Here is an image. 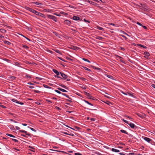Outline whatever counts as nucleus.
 <instances>
[{"instance_id": "ddd939ff", "label": "nucleus", "mask_w": 155, "mask_h": 155, "mask_svg": "<svg viewBox=\"0 0 155 155\" xmlns=\"http://www.w3.org/2000/svg\"><path fill=\"white\" fill-rule=\"evenodd\" d=\"M38 15L40 17H43V18H45V16L44 14H43L41 13L40 12H39V14Z\"/></svg>"}, {"instance_id": "aec40b11", "label": "nucleus", "mask_w": 155, "mask_h": 155, "mask_svg": "<svg viewBox=\"0 0 155 155\" xmlns=\"http://www.w3.org/2000/svg\"><path fill=\"white\" fill-rule=\"evenodd\" d=\"M82 59L83 60H84L85 61L87 62L88 63H90L91 62L90 61H89V60H87V59H85L84 58H83Z\"/></svg>"}, {"instance_id": "4be33fe9", "label": "nucleus", "mask_w": 155, "mask_h": 155, "mask_svg": "<svg viewBox=\"0 0 155 155\" xmlns=\"http://www.w3.org/2000/svg\"><path fill=\"white\" fill-rule=\"evenodd\" d=\"M127 93L130 96L132 97H134L133 94L130 93Z\"/></svg>"}, {"instance_id": "c85d7f7f", "label": "nucleus", "mask_w": 155, "mask_h": 155, "mask_svg": "<svg viewBox=\"0 0 155 155\" xmlns=\"http://www.w3.org/2000/svg\"><path fill=\"white\" fill-rule=\"evenodd\" d=\"M12 140L16 142H18V141L16 139H12Z\"/></svg>"}, {"instance_id": "20e7f679", "label": "nucleus", "mask_w": 155, "mask_h": 155, "mask_svg": "<svg viewBox=\"0 0 155 155\" xmlns=\"http://www.w3.org/2000/svg\"><path fill=\"white\" fill-rule=\"evenodd\" d=\"M72 19L74 20L75 21H78L80 20V18L78 16H74L72 18Z\"/></svg>"}, {"instance_id": "6e6d98bb", "label": "nucleus", "mask_w": 155, "mask_h": 155, "mask_svg": "<svg viewBox=\"0 0 155 155\" xmlns=\"http://www.w3.org/2000/svg\"><path fill=\"white\" fill-rule=\"evenodd\" d=\"M86 0L87 1V2H89V3H91L92 2L91 1H88V0Z\"/></svg>"}, {"instance_id": "5701e85b", "label": "nucleus", "mask_w": 155, "mask_h": 155, "mask_svg": "<svg viewBox=\"0 0 155 155\" xmlns=\"http://www.w3.org/2000/svg\"><path fill=\"white\" fill-rule=\"evenodd\" d=\"M54 14V15H56V16H59V17L61 16V15H60V14H60V13H59V14H57V13H54V14Z\"/></svg>"}, {"instance_id": "58836bf2", "label": "nucleus", "mask_w": 155, "mask_h": 155, "mask_svg": "<svg viewBox=\"0 0 155 155\" xmlns=\"http://www.w3.org/2000/svg\"><path fill=\"white\" fill-rule=\"evenodd\" d=\"M0 106H1V107H2V108H6V107H5V106H4V105H0Z\"/></svg>"}, {"instance_id": "4d7b16f0", "label": "nucleus", "mask_w": 155, "mask_h": 155, "mask_svg": "<svg viewBox=\"0 0 155 155\" xmlns=\"http://www.w3.org/2000/svg\"><path fill=\"white\" fill-rule=\"evenodd\" d=\"M0 38H4V36H3L0 35Z\"/></svg>"}, {"instance_id": "3c124183", "label": "nucleus", "mask_w": 155, "mask_h": 155, "mask_svg": "<svg viewBox=\"0 0 155 155\" xmlns=\"http://www.w3.org/2000/svg\"><path fill=\"white\" fill-rule=\"evenodd\" d=\"M122 93L124 94L125 95H127V94L126 93H124V92H122Z\"/></svg>"}, {"instance_id": "e433bc0d", "label": "nucleus", "mask_w": 155, "mask_h": 155, "mask_svg": "<svg viewBox=\"0 0 155 155\" xmlns=\"http://www.w3.org/2000/svg\"><path fill=\"white\" fill-rule=\"evenodd\" d=\"M15 128H16V129L17 130H19L20 129V128L19 127H18V126H16Z\"/></svg>"}, {"instance_id": "5fc2aeb1", "label": "nucleus", "mask_w": 155, "mask_h": 155, "mask_svg": "<svg viewBox=\"0 0 155 155\" xmlns=\"http://www.w3.org/2000/svg\"><path fill=\"white\" fill-rule=\"evenodd\" d=\"M22 125L23 126H27V124H22Z\"/></svg>"}, {"instance_id": "e2e57ef3", "label": "nucleus", "mask_w": 155, "mask_h": 155, "mask_svg": "<svg viewBox=\"0 0 155 155\" xmlns=\"http://www.w3.org/2000/svg\"><path fill=\"white\" fill-rule=\"evenodd\" d=\"M28 40V41H30V40L29 39L26 37H25Z\"/></svg>"}, {"instance_id": "423d86ee", "label": "nucleus", "mask_w": 155, "mask_h": 155, "mask_svg": "<svg viewBox=\"0 0 155 155\" xmlns=\"http://www.w3.org/2000/svg\"><path fill=\"white\" fill-rule=\"evenodd\" d=\"M143 138L144 140L148 142H149L151 140V139L147 137H144Z\"/></svg>"}, {"instance_id": "338daca9", "label": "nucleus", "mask_w": 155, "mask_h": 155, "mask_svg": "<svg viewBox=\"0 0 155 155\" xmlns=\"http://www.w3.org/2000/svg\"><path fill=\"white\" fill-rule=\"evenodd\" d=\"M56 51L58 53H60V51H58V50H57Z\"/></svg>"}, {"instance_id": "ea45409f", "label": "nucleus", "mask_w": 155, "mask_h": 155, "mask_svg": "<svg viewBox=\"0 0 155 155\" xmlns=\"http://www.w3.org/2000/svg\"><path fill=\"white\" fill-rule=\"evenodd\" d=\"M75 155H82L81 154L79 153H75Z\"/></svg>"}, {"instance_id": "c03bdc74", "label": "nucleus", "mask_w": 155, "mask_h": 155, "mask_svg": "<svg viewBox=\"0 0 155 155\" xmlns=\"http://www.w3.org/2000/svg\"><path fill=\"white\" fill-rule=\"evenodd\" d=\"M44 86L45 87H46V88H49V87H48V86H47V85H44Z\"/></svg>"}, {"instance_id": "a211bd4d", "label": "nucleus", "mask_w": 155, "mask_h": 155, "mask_svg": "<svg viewBox=\"0 0 155 155\" xmlns=\"http://www.w3.org/2000/svg\"><path fill=\"white\" fill-rule=\"evenodd\" d=\"M96 38L100 40H102L103 39V38L101 37L97 36L96 37Z\"/></svg>"}, {"instance_id": "79ce46f5", "label": "nucleus", "mask_w": 155, "mask_h": 155, "mask_svg": "<svg viewBox=\"0 0 155 155\" xmlns=\"http://www.w3.org/2000/svg\"><path fill=\"white\" fill-rule=\"evenodd\" d=\"M20 131L24 133H26L27 132L26 131H25L24 130H20Z\"/></svg>"}, {"instance_id": "bf43d9fd", "label": "nucleus", "mask_w": 155, "mask_h": 155, "mask_svg": "<svg viewBox=\"0 0 155 155\" xmlns=\"http://www.w3.org/2000/svg\"><path fill=\"white\" fill-rule=\"evenodd\" d=\"M64 88H66V86H64V85H63L62 86Z\"/></svg>"}, {"instance_id": "c756f323", "label": "nucleus", "mask_w": 155, "mask_h": 155, "mask_svg": "<svg viewBox=\"0 0 155 155\" xmlns=\"http://www.w3.org/2000/svg\"><path fill=\"white\" fill-rule=\"evenodd\" d=\"M122 120L125 123L127 124H129V123H128V121L126 120H125L124 119H122Z\"/></svg>"}, {"instance_id": "f03ea898", "label": "nucleus", "mask_w": 155, "mask_h": 155, "mask_svg": "<svg viewBox=\"0 0 155 155\" xmlns=\"http://www.w3.org/2000/svg\"><path fill=\"white\" fill-rule=\"evenodd\" d=\"M60 74H61V76H62V77L63 78H64L65 79H66V80L67 81H69V80H68V79H67V75H66V74H64L63 73H61Z\"/></svg>"}, {"instance_id": "774afa93", "label": "nucleus", "mask_w": 155, "mask_h": 155, "mask_svg": "<svg viewBox=\"0 0 155 155\" xmlns=\"http://www.w3.org/2000/svg\"><path fill=\"white\" fill-rule=\"evenodd\" d=\"M15 149L18 151H19V150L18 149Z\"/></svg>"}, {"instance_id": "6ab92c4d", "label": "nucleus", "mask_w": 155, "mask_h": 155, "mask_svg": "<svg viewBox=\"0 0 155 155\" xmlns=\"http://www.w3.org/2000/svg\"><path fill=\"white\" fill-rule=\"evenodd\" d=\"M107 76L110 78L111 79H113V77L111 75H107Z\"/></svg>"}, {"instance_id": "2eb2a0df", "label": "nucleus", "mask_w": 155, "mask_h": 155, "mask_svg": "<svg viewBox=\"0 0 155 155\" xmlns=\"http://www.w3.org/2000/svg\"><path fill=\"white\" fill-rule=\"evenodd\" d=\"M6 135L7 136H8L9 137H12L14 138L15 137V136H14V135H13L12 134H6Z\"/></svg>"}, {"instance_id": "9d476101", "label": "nucleus", "mask_w": 155, "mask_h": 155, "mask_svg": "<svg viewBox=\"0 0 155 155\" xmlns=\"http://www.w3.org/2000/svg\"><path fill=\"white\" fill-rule=\"evenodd\" d=\"M32 3L38 5H43L42 3H39L37 2H33Z\"/></svg>"}, {"instance_id": "de8ad7c7", "label": "nucleus", "mask_w": 155, "mask_h": 155, "mask_svg": "<svg viewBox=\"0 0 155 155\" xmlns=\"http://www.w3.org/2000/svg\"><path fill=\"white\" fill-rule=\"evenodd\" d=\"M29 87L30 88H34L33 87V86H30Z\"/></svg>"}, {"instance_id": "6e6552de", "label": "nucleus", "mask_w": 155, "mask_h": 155, "mask_svg": "<svg viewBox=\"0 0 155 155\" xmlns=\"http://www.w3.org/2000/svg\"><path fill=\"white\" fill-rule=\"evenodd\" d=\"M144 55L145 57L147 58L150 55V54L148 52H145L144 53Z\"/></svg>"}, {"instance_id": "69168bd1", "label": "nucleus", "mask_w": 155, "mask_h": 155, "mask_svg": "<svg viewBox=\"0 0 155 155\" xmlns=\"http://www.w3.org/2000/svg\"><path fill=\"white\" fill-rule=\"evenodd\" d=\"M126 117H128V118H129L130 119H132V118H131V117H129V116H126Z\"/></svg>"}, {"instance_id": "f8f14e48", "label": "nucleus", "mask_w": 155, "mask_h": 155, "mask_svg": "<svg viewBox=\"0 0 155 155\" xmlns=\"http://www.w3.org/2000/svg\"><path fill=\"white\" fill-rule=\"evenodd\" d=\"M96 28L97 29L99 30H101V31H104V29L103 28H102V27H101L98 26H97Z\"/></svg>"}, {"instance_id": "13d9d810", "label": "nucleus", "mask_w": 155, "mask_h": 155, "mask_svg": "<svg viewBox=\"0 0 155 155\" xmlns=\"http://www.w3.org/2000/svg\"><path fill=\"white\" fill-rule=\"evenodd\" d=\"M9 120H10V121H13V120H12V119H9ZM14 122H15V121H14Z\"/></svg>"}, {"instance_id": "49530a36", "label": "nucleus", "mask_w": 155, "mask_h": 155, "mask_svg": "<svg viewBox=\"0 0 155 155\" xmlns=\"http://www.w3.org/2000/svg\"><path fill=\"white\" fill-rule=\"evenodd\" d=\"M152 86L153 87V88H155V84H152Z\"/></svg>"}, {"instance_id": "72a5a7b5", "label": "nucleus", "mask_w": 155, "mask_h": 155, "mask_svg": "<svg viewBox=\"0 0 155 155\" xmlns=\"http://www.w3.org/2000/svg\"><path fill=\"white\" fill-rule=\"evenodd\" d=\"M55 91L57 93L59 94H60L61 93V92L59 91H58V90H55Z\"/></svg>"}, {"instance_id": "7c9ffc66", "label": "nucleus", "mask_w": 155, "mask_h": 155, "mask_svg": "<svg viewBox=\"0 0 155 155\" xmlns=\"http://www.w3.org/2000/svg\"><path fill=\"white\" fill-rule=\"evenodd\" d=\"M85 102L87 104H88L89 105H91V106H93V105L92 104H91L89 103L87 101H85Z\"/></svg>"}, {"instance_id": "a19ab883", "label": "nucleus", "mask_w": 155, "mask_h": 155, "mask_svg": "<svg viewBox=\"0 0 155 155\" xmlns=\"http://www.w3.org/2000/svg\"><path fill=\"white\" fill-rule=\"evenodd\" d=\"M90 120L92 121H94L95 120V119L94 118H91Z\"/></svg>"}, {"instance_id": "052dcab7", "label": "nucleus", "mask_w": 155, "mask_h": 155, "mask_svg": "<svg viewBox=\"0 0 155 155\" xmlns=\"http://www.w3.org/2000/svg\"><path fill=\"white\" fill-rule=\"evenodd\" d=\"M2 31H2V32H6V31L5 30H3Z\"/></svg>"}, {"instance_id": "0eeeda50", "label": "nucleus", "mask_w": 155, "mask_h": 155, "mask_svg": "<svg viewBox=\"0 0 155 155\" xmlns=\"http://www.w3.org/2000/svg\"><path fill=\"white\" fill-rule=\"evenodd\" d=\"M132 128H134V127L135 126V125L133 124V123H129V124H128Z\"/></svg>"}, {"instance_id": "09e8293b", "label": "nucleus", "mask_w": 155, "mask_h": 155, "mask_svg": "<svg viewBox=\"0 0 155 155\" xmlns=\"http://www.w3.org/2000/svg\"><path fill=\"white\" fill-rule=\"evenodd\" d=\"M36 104L38 105H39L40 104V103L38 102H36Z\"/></svg>"}, {"instance_id": "603ef678", "label": "nucleus", "mask_w": 155, "mask_h": 155, "mask_svg": "<svg viewBox=\"0 0 155 155\" xmlns=\"http://www.w3.org/2000/svg\"><path fill=\"white\" fill-rule=\"evenodd\" d=\"M143 28H144L145 29H147V27L146 26H143Z\"/></svg>"}, {"instance_id": "f3484780", "label": "nucleus", "mask_w": 155, "mask_h": 155, "mask_svg": "<svg viewBox=\"0 0 155 155\" xmlns=\"http://www.w3.org/2000/svg\"><path fill=\"white\" fill-rule=\"evenodd\" d=\"M120 131L122 133H124L126 134H127V133L125 131V130H120Z\"/></svg>"}, {"instance_id": "b1692460", "label": "nucleus", "mask_w": 155, "mask_h": 155, "mask_svg": "<svg viewBox=\"0 0 155 155\" xmlns=\"http://www.w3.org/2000/svg\"><path fill=\"white\" fill-rule=\"evenodd\" d=\"M25 8L26 10H28V11H30V9L31 8H29L28 7H25Z\"/></svg>"}, {"instance_id": "8fccbe9b", "label": "nucleus", "mask_w": 155, "mask_h": 155, "mask_svg": "<svg viewBox=\"0 0 155 155\" xmlns=\"http://www.w3.org/2000/svg\"><path fill=\"white\" fill-rule=\"evenodd\" d=\"M137 24L138 25H140V26L141 25V24L139 22H137Z\"/></svg>"}, {"instance_id": "680f3d73", "label": "nucleus", "mask_w": 155, "mask_h": 155, "mask_svg": "<svg viewBox=\"0 0 155 155\" xmlns=\"http://www.w3.org/2000/svg\"><path fill=\"white\" fill-rule=\"evenodd\" d=\"M63 133L65 134H68L66 132H64Z\"/></svg>"}, {"instance_id": "f257e3e1", "label": "nucleus", "mask_w": 155, "mask_h": 155, "mask_svg": "<svg viewBox=\"0 0 155 155\" xmlns=\"http://www.w3.org/2000/svg\"><path fill=\"white\" fill-rule=\"evenodd\" d=\"M48 18L54 20L55 22L57 21V18L54 16L50 15H47Z\"/></svg>"}, {"instance_id": "37998d69", "label": "nucleus", "mask_w": 155, "mask_h": 155, "mask_svg": "<svg viewBox=\"0 0 155 155\" xmlns=\"http://www.w3.org/2000/svg\"><path fill=\"white\" fill-rule=\"evenodd\" d=\"M34 92L37 93H38L40 92V91L38 90H35L34 91Z\"/></svg>"}, {"instance_id": "0e129e2a", "label": "nucleus", "mask_w": 155, "mask_h": 155, "mask_svg": "<svg viewBox=\"0 0 155 155\" xmlns=\"http://www.w3.org/2000/svg\"><path fill=\"white\" fill-rule=\"evenodd\" d=\"M24 47L25 48H28V47L27 46H24Z\"/></svg>"}, {"instance_id": "1a4fd4ad", "label": "nucleus", "mask_w": 155, "mask_h": 155, "mask_svg": "<svg viewBox=\"0 0 155 155\" xmlns=\"http://www.w3.org/2000/svg\"><path fill=\"white\" fill-rule=\"evenodd\" d=\"M53 71L57 75H59L60 74L59 72L55 69H53Z\"/></svg>"}, {"instance_id": "bb28decb", "label": "nucleus", "mask_w": 155, "mask_h": 155, "mask_svg": "<svg viewBox=\"0 0 155 155\" xmlns=\"http://www.w3.org/2000/svg\"><path fill=\"white\" fill-rule=\"evenodd\" d=\"M106 103L108 105H110V104L111 105H112V104L111 103H110V102H109V101H107L106 102Z\"/></svg>"}, {"instance_id": "7ed1b4c3", "label": "nucleus", "mask_w": 155, "mask_h": 155, "mask_svg": "<svg viewBox=\"0 0 155 155\" xmlns=\"http://www.w3.org/2000/svg\"><path fill=\"white\" fill-rule=\"evenodd\" d=\"M12 101L13 102L16 103H17L18 104H20L21 105H23V103L20 102H19L17 100H16V99H12Z\"/></svg>"}, {"instance_id": "a878e982", "label": "nucleus", "mask_w": 155, "mask_h": 155, "mask_svg": "<svg viewBox=\"0 0 155 155\" xmlns=\"http://www.w3.org/2000/svg\"><path fill=\"white\" fill-rule=\"evenodd\" d=\"M60 14H63V15H67V13H65L64 12H60Z\"/></svg>"}, {"instance_id": "39448f33", "label": "nucleus", "mask_w": 155, "mask_h": 155, "mask_svg": "<svg viewBox=\"0 0 155 155\" xmlns=\"http://www.w3.org/2000/svg\"><path fill=\"white\" fill-rule=\"evenodd\" d=\"M64 23L65 24L69 25L71 24V22L68 20H66L64 21Z\"/></svg>"}, {"instance_id": "9b49d317", "label": "nucleus", "mask_w": 155, "mask_h": 155, "mask_svg": "<svg viewBox=\"0 0 155 155\" xmlns=\"http://www.w3.org/2000/svg\"><path fill=\"white\" fill-rule=\"evenodd\" d=\"M112 151L116 152H119L120 151L119 150L114 148L112 149Z\"/></svg>"}, {"instance_id": "393cba45", "label": "nucleus", "mask_w": 155, "mask_h": 155, "mask_svg": "<svg viewBox=\"0 0 155 155\" xmlns=\"http://www.w3.org/2000/svg\"><path fill=\"white\" fill-rule=\"evenodd\" d=\"M138 45L139 46H140L141 47H143V48H146V47H145V46H143V45H140V44H138Z\"/></svg>"}, {"instance_id": "c9c22d12", "label": "nucleus", "mask_w": 155, "mask_h": 155, "mask_svg": "<svg viewBox=\"0 0 155 155\" xmlns=\"http://www.w3.org/2000/svg\"><path fill=\"white\" fill-rule=\"evenodd\" d=\"M28 127L30 128V129L31 130H32V131H35V130L34 128H30L29 127Z\"/></svg>"}, {"instance_id": "2f4dec72", "label": "nucleus", "mask_w": 155, "mask_h": 155, "mask_svg": "<svg viewBox=\"0 0 155 155\" xmlns=\"http://www.w3.org/2000/svg\"><path fill=\"white\" fill-rule=\"evenodd\" d=\"M44 11L46 12H49V10L48 9H45L44 10Z\"/></svg>"}, {"instance_id": "dca6fc26", "label": "nucleus", "mask_w": 155, "mask_h": 155, "mask_svg": "<svg viewBox=\"0 0 155 155\" xmlns=\"http://www.w3.org/2000/svg\"><path fill=\"white\" fill-rule=\"evenodd\" d=\"M34 13L36 15H38L39 14V12H37L35 10L34 12Z\"/></svg>"}, {"instance_id": "4c0bfd02", "label": "nucleus", "mask_w": 155, "mask_h": 155, "mask_svg": "<svg viewBox=\"0 0 155 155\" xmlns=\"http://www.w3.org/2000/svg\"><path fill=\"white\" fill-rule=\"evenodd\" d=\"M84 21L86 22H87V23H89L90 22L89 21L86 20L85 19H84Z\"/></svg>"}, {"instance_id": "864d4df0", "label": "nucleus", "mask_w": 155, "mask_h": 155, "mask_svg": "<svg viewBox=\"0 0 155 155\" xmlns=\"http://www.w3.org/2000/svg\"><path fill=\"white\" fill-rule=\"evenodd\" d=\"M109 24L110 25H113V26L115 25V24H114L112 23H111L110 24Z\"/></svg>"}, {"instance_id": "473e14b6", "label": "nucleus", "mask_w": 155, "mask_h": 155, "mask_svg": "<svg viewBox=\"0 0 155 155\" xmlns=\"http://www.w3.org/2000/svg\"><path fill=\"white\" fill-rule=\"evenodd\" d=\"M9 127L10 128L12 129H13V128H14V127L12 125H10L9 126Z\"/></svg>"}, {"instance_id": "f704fd0d", "label": "nucleus", "mask_w": 155, "mask_h": 155, "mask_svg": "<svg viewBox=\"0 0 155 155\" xmlns=\"http://www.w3.org/2000/svg\"><path fill=\"white\" fill-rule=\"evenodd\" d=\"M34 11H35L33 9L31 8V9H30V12H32V13H33Z\"/></svg>"}, {"instance_id": "412c9836", "label": "nucleus", "mask_w": 155, "mask_h": 155, "mask_svg": "<svg viewBox=\"0 0 155 155\" xmlns=\"http://www.w3.org/2000/svg\"><path fill=\"white\" fill-rule=\"evenodd\" d=\"M4 43L5 44H7V45H10V42H9V41H4Z\"/></svg>"}, {"instance_id": "4468645a", "label": "nucleus", "mask_w": 155, "mask_h": 155, "mask_svg": "<svg viewBox=\"0 0 155 155\" xmlns=\"http://www.w3.org/2000/svg\"><path fill=\"white\" fill-rule=\"evenodd\" d=\"M58 89L59 90L63 92H67V91L66 90H65L64 89H62V88H58Z\"/></svg>"}, {"instance_id": "cd10ccee", "label": "nucleus", "mask_w": 155, "mask_h": 155, "mask_svg": "<svg viewBox=\"0 0 155 155\" xmlns=\"http://www.w3.org/2000/svg\"><path fill=\"white\" fill-rule=\"evenodd\" d=\"M25 77L28 78H31V77L28 75H25Z\"/></svg>"}, {"instance_id": "a18cd8bd", "label": "nucleus", "mask_w": 155, "mask_h": 155, "mask_svg": "<svg viewBox=\"0 0 155 155\" xmlns=\"http://www.w3.org/2000/svg\"><path fill=\"white\" fill-rule=\"evenodd\" d=\"M84 69H85L86 70H87L88 71H90V69H88V68H86V67H85V68H84Z\"/></svg>"}]
</instances>
